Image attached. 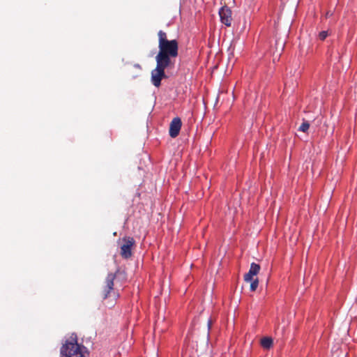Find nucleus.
I'll return each instance as SVG.
<instances>
[{"instance_id":"10","label":"nucleus","mask_w":357,"mask_h":357,"mask_svg":"<svg viewBox=\"0 0 357 357\" xmlns=\"http://www.w3.org/2000/svg\"><path fill=\"white\" fill-rule=\"evenodd\" d=\"M310 128V123L307 121H304L300 126L298 130L305 132Z\"/></svg>"},{"instance_id":"12","label":"nucleus","mask_w":357,"mask_h":357,"mask_svg":"<svg viewBox=\"0 0 357 357\" xmlns=\"http://www.w3.org/2000/svg\"><path fill=\"white\" fill-rule=\"evenodd\" d=\"M211 324H212L211 321L208 320V329L211 328Z\"/></svg>"},{"instance_id":"1","label":"nucleus","mask_w":357,"mask_h":357,"mask_svg":"<svg viewBox=\"0 0 357 357\" xmlns=\"http://www.w3.org/2000/svg\"><path fill=\"white\" fill-rule=\"evenodd\" d=\"M158 36V53L155 56L156 67L151 71V82L155 87H159L161 80L167 76L165 70L173 63L172 59L178 54V43L176 39L168 40L167 33L160 30Z\"/></svg>"},{"instance_id":"9","label":"nucleus","mask_w":357,"mask_h":357,"mask_svg":"<svg viewBox=\"0 0 357 357\" xmlns=\"http://www.w3.org/2000/svg\"><path fill=\"white\" fill-rule=\"evenodd\" d=\"M250 291H256V289L258 287V284H259L258 279L257 278L252 279V280L250 281Z\"/></svg>"},{"instance_id":"13","label":"nucleus","mask_w":357,"mask_h":357,"mask_svg":"<svg viewBox=\"0 0 357 357\" xmlns=\"http://www.w3.org/2000/svg\"><path fill=\"white\" fill-rule=\"evenodd\" d=\"M284 47V43H282L281 45H280V47L282 49Z\"/></svg>"},{"instance_id":"7","label":"nucleus","mask_w":357,"mask_h":357,"mask_svg":"<svg viewBox=\"0 0 357 357\" xmlns=\"http://www.w3.org/2000/svg\"><path fill=\"white\" fill-rule=\"evenodd\" d=\"M260 271V266L255 262L252 263L250 264V268L248 271L245 275H244V280L245 282H250L254 279V276L257 275V273Z\"/></svg>"},{"instance_id":"5","label":"nucleus","mask_w":357,"mask_h":357,"mask_svg":"<svg viewBox=\"0 0 357 357\" xmlns=\"http://www.w3.org/2000/svg\"><path fill=\"white\" fill-rule=\"evenodd\" d=\"M231 9L226 6H222L219 10L220 21L227 26H230L231 25Z\"/></svg>"},{"instance_id":"6","label":"nucleus","mask_w":357,"mask_h":357,"mask_svg":"<svg viewBox=\"0 0 357 357\" xmlns=\"http://www.w3.org/2000/svg\"><path fill=\"white\" fill-rule=\"evenodd\" d=\"M182 122L179 117L174 118L169 124V134L172 138L176 137L180 132Z\"/></svg>"},{"instance_id":"14","label":"nucleus","mask_w":357,"mask_h":357,"mask_svg":"<svg viewBox=\"0 0 357 357\" xmlns=\"http://www.w3.org/2000/svg\"><path fill=\"white\" fill-rule=\"evenodd\" d=\"M135 66H136V67H137V68H140V66H139V65H138V64H137Z\"/></svg>"},{"instance_id":"11","label":"nucleus","mask_w":357,"mask_h":357,"mask_svg":"<svg viewBox=\"0 0 357 357\" xmlns=\"http://www.w3.org/2000/svg\"><path fill=\"white\" fill-rule=\"evenodd\" d=\"M327 36H328V32L326 31H323L320 32L319 34V38L321 40H325Z\"/></svg>"},{"instance_id":"3","label":"nucleus","mask_w":357,"mask_h":357,"mask_svg":"<svg viewBox=\"0 0 357 357\" xmlns=\"http://www.w3.org/2000/svg\"><path fill=\"white\" fill-rule=\"evenodd\" d=\"M116 278V274L109 273L105 279V285L102 287V296L103 299H105L109 296L114 298L118 296V294L114 291V280Z\"/></svg>"},{"instance_id":"8","label":"nucleus","mask_w":357,"mask_h":357,"mask_svg":"<svg viewBox=\"0 0 357 357\" xmlns=\"http://www.w3.org/2000/svg\"><path fill=\"white\" fill-rule=\"evenodd\" d=\"M261 345L264 349H269L273 345V339L271 337H265L261 340Z\"/></svg>"},{"instance_id":"2","label":"nucleus","mask_w":357,"mask_h":357,"mask_svg":"<svg viewBox=\"0 0 357 357\" xmlns=\"http://www.w3.org/2000/svg\"><path fill=\"white\" fill-rule=\"evenodd\" d=\"M83 346L77 342V337H70V340H66L61 348V357H84L82 349Z\"/></svg>"},{"instance_id":"4","label":"nucleus","mask_w":357,"mask_h":357,"mask_svg":"<svg viewBox=\"0 0 357 357\" xmlns=\"http://www.w3.org/2000/svg\"><path fill=\"white\" fill-rule=\"evenodd\" d=\"M123 243L121 246V255L124 259H128L131 257L132 248L135 245V240L132 237H123L122 238Z\"/></svg>"}]
</instances>
